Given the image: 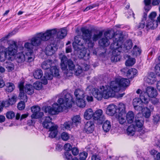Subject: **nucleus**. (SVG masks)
I'll return each mask as SVG.
<instances>
[{
    "label": "nucleus",
    "instance_id": "1",
    "mask_svg": "<svg viewBox=\"0 0 160 160\" xmlns=\"http://www.w3.org/2000/svg\"><path fill=\"white\" fill-rule=\"evenodd\" d=\"M118 79L112 81L109 85L102 86L99 89L93 88L92 94L98 100H101L102 98L105 99L113 97L115 92H118L120 89Z\"/></svg>",
    "mask_w": 160,
    "mask_h": 160
},
{
    "label": "nucleus",
    "instance_id": "2",
    "mask_svg": "<svg viewBox=\"0 0 160 160\" xmlns=\"http://www.w3.org/2000/svg\"><path fill=\"white\" fill-rule=\"evenodd\" d=\"M58 102L53 103L52 107L47 106L43 107L42 110L45 113H48L51 115H55L63 111L65 109L70 108L72 106V102H74L72 96L69 94L67 93L64 97L60 98L58 100Z\"/></svg>",
    "mask_w": 160,
    "mask_h": 160
},
{
    "label": "nucleus",
    "instance_id": "3",
    "mask_svg": "<svg viewBox=\"0 0 160 160\" xmlns=\"http://www.w3.org/2000/svg\"><path fill=\"white\" fill-rule=\"evenodd\" d=\"M30 42H25L24 47H21V49L24 50L25 52L32 57H30L32 60L34 58L33 54L34 51V47H38L41 44L42 41H45L42 34V32L38 33L32 37L30 40Z\"/></svg>",
    "mask_w": 160,
    "mask_h": 160
},
{
    "label": "nucleus",
    "instance_id": "4",
    "mask_svg": "<svg viewBox=\"0 0 160 160\" xmlns=\"http://www.w3.org/2000/svg\"><path fill=\"white\" fill-rule=\"evenodd\" d=\"M82 32V38L79 36H76L74 38V42L72 44L74 48H76L77 45L84 46V44L87 45L89 48H92L94 43L91 40V32L88 29L82 28L81 29Z\"/></svg>",
    "mask_w": 160,
    "mask_h": 160
},
{
    "label": "nucleus",
    "instance_id": "5",
    "mask_svg": "<svg viewBox=\"0 0 160 160\" xmlns=\"http://www.w3.org/2000/svg\"><path fill=\"white\" fill-rule=\"evenodd\" d=\"M67 32L65 29H53L46 30L42 32V34L45 41L51 39L52 38H55L54 42L60 39H62L66 35Z\"/></svg>",
    "mask_w": 160,
    "mask_h": 160
},
{
    "label": "nucleus",
    "instance_id": "6",
    "mask_svg": "<svg viewBox=\"0 0 160 160\" xmlns=\"http://www.w3.org/2000/svg\"><path fill=\"white\" fill-rule=\"evenodd\" d=\"M138 94H140V97L142 102L145 104H148L150 101V98H154L157 95V92L155 88L151 86L147 87L146 91H142L138 89L136 91Z\"/></svg>",
    "mask_w": 160,
    "mask_h": 160
},
{
    "label": "nucleus",
    "instance_id": "7",
    "mask_svg": "<svg viewBox=\"0 0 160 160\" xmlns=\"http://www.w3.org/2000/svg\"><path fill=\"white\" fill-rule=\"evenodd\" d=\"M8 47L4 49V57H2L0 52V60L1 62L4 61L7 58L11 59L17 54L18 47L16 42L12 40H10L8 42Z\"/></svg>",
    "mask_w": 160,
    "mask_h": 160
},
{
    "label": "nucleus",
    "instance_id": "8",
    "mask_svg": "<svg viewBox=\"0 0 160 160\" xmlns=\"http://www.w3.org/2000/svg\"><path fill=\"white\" fill-rule=\"evenodd\" d=\"M18 87L19 88L20 92L19 94V97L21 99L24 101L27 102V97L25 93L24 92V91L26 93L29 95H31L34 92V89L33 87L30 84L26 85L23 87V83L20 82L18 84Z\"/></svg>",
    "mask_w": 160,
    "mask_h": 160
},
{
    "label": "nucleus",
    "instance_id": "9",
    "mask_svg": "<svg viewBox=\"0 0 160 160\" xmlns=\"http://www.w3.org/2000/svg\"><path fill=\"white\" fill-rule=\"evenodd\" d=\"M61 67L63 70H69L72 71L74 70L75 66L73 61L71 59H68L65 55H63L60 58Z\"/></svg>",
    "mask_w": 160,
    "mask_h": 160
},
{
    "label": "nucleus",
    "instance_id": "10",
    "mask_svg": "<svg viewBox=\"0 0 160 160\" xmlns=\"http://www.w3.org/2000/svg\"><path fill=\"white\" fill-rule=\"evenodd\" d=\"M122 39L123 36L122 34H117L115 35L113 38V42L111 45L110 48L115 50V52H116L119 48H122L121 44Z\"/></svg>",
    "mask_w": 160,
    "mask_h": 160
},
{
    "label": "nucleus",
    "instance_id": "11",
    "mask_svg": "<svg viewBox=\"0 0 160 160\" xmlns=\"http://www.w3.org/2000/svg\"><path fill=\"white\" fill-rule=\"evenodd\" d=\"M27 53L25 52V54L22 52L18 53L17 54V59L18 62L19 63H22L25 61L28 62H31L33 61L34 58L32 59L29 58L30 57H32L29 55L28 56L27 55Z\"/></svg>",
    "mask_w": 160,
    "mask_h": 160
},
{
    "label": "nucleus",
    "instance_id": "12",
    "mask_svg": "<svg viewBox=\"0 0 160 160\" xmlns=\"http://www.w3.org/2000/svg\"><path fill=\"white\" fill-rule=\"evenodd\" d=\"M40 107L38 106L32 107L31 110L33 114L31 115V118L32 119H36L42 117L43 115V113L40 112Z\"/></svg>",
    "mask_w": 160,
    "mask_h": 160
},
{
    "label": "nucleus",
    "instance_id": "13",
    "mask_svg": "<svg viewBox=\"0 0 160 160\" xmlns=\"http://www.w3.org/2000/svg\"><path fill=\"white\" fill-rule=\"evenodd\" d=\"M42 123L43 127L47 129H49L56 125L52 122V119L49 116L44 117Z\"/></svg>",
    "mask_w": 160,
    "mask_h": 160
},
{
    "label": "nucleus",
    "instance_id": "14",
    "mask_svg": "<svg viewBox=\"0 0 160 160\" xmlns=\"http://www.w3.org/2000/svg\"><path fill=\"white\" fill-rule=\"evenodd\" d=\"M56 45L54 43H51L48 45L45 48V52L48 56L53 55L56 50Z\"/></svg>",
    "mask_w": 160,
    "mask_h": 160
},
{
    "label": "nucleus",
    "instance_id": "15",
    "mask_svg": "<svg viewBox=\"0 0 160 160\" xmlns=\"http://www.w3.org/2000/svg\"><path fill=\"white\" fill-rule=\"evenodd\" d=\"M94 125L92 121H88L84 126V131L87 133H92L94 130Z\"/></svg>",
    "mask_w": 160,
    "mask_h": 160
},
{
    "label": "nucleus",
    "instance_id": "16",
    "mask_svg": "<svg viewBox=\"0 0 160 160\" xmlns=\"http://www.w3.org/2000/svg\"><path fill=\"white\" fill-rule=\"evenodd\" d=\"M141 118H135V123L136 126L139 128L138 130V131L139 132L140 134L143 133L145 132L143 130L142 128L143 122Z\"/></svg>",
    "mask_w": 160,
    "mask_h": 160
},
{
    "label": "nucleus",
    "instance_id": "17",
    "mask_svg": "<svg viewBox=\"0 0 160 160\" xmlns=\"http://www.w3.org/2000/svg\"><path fill=\"white\" fill-rule=\"evenodd\" d=\"M117 106L114 104L109 105L107 108L106 113L110 116H113L116 112Z\"/></svg>",
    "mask_w": 160,
    "mask_h": 160
},
{
    "label": "nucleus",
    "instance_id": "18",
    "mask_svg": "<svg viewBox=\"0 0 160 160\" xmlns=\"http://www.w3.org/2000/svg\"><path fill=\"white\" fill-rule=\"evenodd\" d=\"M118 83L120 88H125L128 87L130 84V81L127 79L122 78L118 79Z\"/></svg>",
    "mask_w": 160,
    "mask_h": 160
},
{
    "label": "nucleus",
    "instance_id": "19",
    "mask_svg": "<svg viewBox=\"0 0 160 160\" xmlns=\"http://www.w3.org/2000/svg\"><path fill=\"white\" fill-rule=\"evenodd\" d=\"M156 75L153 72H150L145 79L147 83L149 84L154 83L156 81Z\"/></svg>",
    "mask_w": 160,
    "mask_h": 160
},
{
    "label": "nucleus",
    "instance_id": "20",
    "mask_svg": "<svg viewBox=\"0 0 160 160\" xmlns=\"http://www.w3.org/2000/svg\"><path fill=\"white\" fill-rule=\"evenodd\" d=\"M55 65V63L52 61L48 60L43 62L41 64V67L44 69H48L51 68L52 66Z\"/></svg>",
    "mask_w": 160,
    "mask_h": 160
},
{
    "label": "nucleus",
    "instance_id": "21",
    "mask_svg": "<svg viewBox=\"0 0 160 160\" xmlns=\"http://www.w3.org/2000/svg\"><path fill=\"white\" fill-rule=\"evenodd\" d=\"M58 126L56 125L48 129L49 131L50 132L49 134V137L51 138H55L57 136L58 132Z\"/></svg>",
    "mask_w": 160,
    "mask_h": 160
},
{
    "label": "nucleus",
    "instance_id": "22",
    "mask_svg": "<svg viewBox=\"0 0 160 160\" xmlns=\"http://www.w3.org/2000/svg\"><path fill=\"white\" fill-rule=\"evenodd\" d=\"M138 73V71L137 69L132 68L129 69L127 72V76L129 78H133L137 76Z\"/></svg>",
    "mask_w": 160,
    "mask_h": 160
},
{
    "label": "nucleus",
    "instance_id": "23",
    "mask_svg": "<svg viewBox=\"0 0 160 160\" xmlns=\"http://www.w3.org/2000/svg\"><path fill=\"white\" fill-rule=\"evenodd\" d=\"M135 115L132 111H129L126 115V120L128 123H132L134 120Z\"/></svg>",
    "mask_w": 160,
    "mask_h": 160
},
{
    "label": "nucleus",
    "instance_id": "24",
    "mask_svg": "<svg viewBox=\"0 0 160 160\" xmlns=\"http://www.w3.org/2000/svg\"><path fill=\"white\" fill-rule=\"evenodd\" d=\"M158 25V23L157 21L151 20L148 22L146 25V27L149 29H154L157 28Z\"/></svg>",
    "mask_w": 160,
    "mask_h": 160
},
{
    "label": "nucleus",
    "instance_id": "25",
    "mask_svg": "<svg viewBox=\"0 0 160 160\" xmlns=\"http://www.w3.org/2000/svg\"><path fill=\"white\" fill-rule=\"evenodd\" d=\"M84 94V91L80 89H76L74 92V94L76 98V99H83L85 97Z\"/></svg>",
    "mask_w": 160,
    "mask_h": 160
},
{
    "label": "nucleus",
    "instance_id": "26",
    "mask_svg": "<svg viewBox=\"0 0 160 160\" xmlns=\"http://www.w3.org/2000/svg\"><path fill=\"white\" fill-rule=\"evenodd\" d=\"M110 43L109 40L104 37L102 38L98 41L99 45L103 47H107L109 45Z\"/></svg>",
    "mask_w": 160,
    "mask_h": 160
},
{
    "label": "nucleus",
    "instance_id": "27",
    "mask_svg": "<svg viewBox=\"0 0 160 160\" xmlns=\"http://www.w3.org/2000/svg\"><path fill=\"white\" fill-rule=\"evenodd\" d=\"M94 112L93 110L90 108L86 110L84 114V118L86 120L90 119L93 116Z\"/></svg>",
    "mask_w": 160,
    "mask_h": 160
},
{
    "label": "nucleus",
    "instance_id": "28",
    "mask_svg": "<svg viewBox=\"0 0 160 160\" xmlns=\"http://www.w3.org/2000/svg\"><path fill=\"white\" fill-rule=\"evenodd\" d=\"M86 49H84L80 51L79 53V57L81 58H83L85 60H88L90 58V53H87Z\"/></svg>",
    "mask_w": 160,
    "mask_h": 160
},
{
    "label": "nucleus",
    "instance_id": "29",
    "mask_svg": "<svg viewBox=\"0 0 160 160\" xmlns=\"http://www.w3.org/2000/svg\"><path fill=\"white\" fill-rule=\"evenodd\" d=\"M111 123L110 121L107 120L103 123L102 128L105 132H108L111 129Z\"/></svg>",
    "mask_w": 160,
    "mask_h": 160
},
{
    "label": "nucleus",
    "instance_id": "30",
    "mask_svg": "<svg viewBox=\"0 0 160 160\" xmlns=\"http://www.w3.org/2000/svg\"><path fill=\"white\" fill-rule=\"evenodd\" d=\"M103 111L101 109H99L97 110L93 114V118L95 120H98L100 119V118L103 116Z\"/></svg>",
    "mask_w": 160,
    "mask_h": 160
},
{
    "label": "nucleus",
    "instance_id": "31",
    "mask_svg": "<svg viewBox=\"0 0 160 160\" xmlns=\"http://www.w3.org/2000/svg\"><path fill=\"white\" fill-rule=\"evenodd\" d=\"M4 66L7 69L8 72H10L14 70V64L10 62H6L4 63Z\"/></svg>",
    "mask_w": 160,
    "mask_h": 160
},
{
    "label": "nucleus",
    "instance_id": "32",
    "mask_svg": "<svg viewBox=\"0 0 160 160\" xmlns=\"http://www.w3.org/2000/svg\"><path fill=\"white\" fill-rule=\"evenodd\" d=\"M33 75L34 78L36 79L41 78L43 75V72L40 69H38L34 71Z\"/></svg>",
    "mask_w": 160,
    "mask_h": 160
},
{
    "label": "nucleus",
    "instance_id": "33",
    "mask_svg": "<svg viewBox=\"0 0 160 160\" xmlns=\"http://www.w3.org/2000/svg\"><path fill=\"white\" fill-rule=\"evenodd\" d=\"M119 114H124V116L125 115L126 111V108L124 104L120 103H119L118 108Z\"/></svg>",
    "mask_w": 160,
    "mask_h": 160
},
{
    "label": "nucleus",
    "instance_id": "34",
    "mask_svg": "<svg viewBox=\"0 0 160 160\" xmlns=\"http://www.w3.org/2000/svg\"><path fill=\"white\" fill-rule=\"evenodd\" d=\"M136 130L134 126L133 125H131L127 129V134L129 135L133 136L135 134Z\"/></svg>",
    "mask_w": 160,
    "mask_h": 160
},
{
    "label": "nucleus",
    "instance_id": "35",
    "mask_svg": "<svg viewBox=\"0 0 160 160\" xmlns=\"http://www.w3.org/2000/svg\"><path fill=\"white\" fill-rule=\"evenodd\" d=\"M50 72L54 77H58L59 76V70L56 66L55 65L51 67L50 69Z\"/></svg>",
    "mask_w": 160,
    "mask_h": 160
},
{
    "label": "nucleus",
    "instance_id": "36",
    "mask_svg": "<svg viewBox=\"0 0 160 160\" xmlns=\"http://www.w3.org/2000/svg\"><path fill=\"white\" fill-rule=\"evenodd\" d=\"M103 32L102 31H99L94 34L92 37V39L93 42H96L102 36Z\"/></svg>",
    "mask_w": 160,
    "mask_h": 160
},
{
    "label": "nucleus",
    "instance_id": "37",
    "mask_svg": "<svg viewBox=\"0 0 160 160\" xmlns=\"http://www.w3.org/2000/svg\"><path fill=\"white\" fill-rule=\"evenodd\" d=\"M115 35L114 32L111 31H106L104 33V37L108 38V40L113 38Z\"/></svg>",
    "mask_w": 160,
    "mask_h": 160
},
{
    "label": "nucleus",
    "instance_id": "38",
    "mask_svg": "<svg viewBox=\"0 0 160 160\" xmlns=\"http://www.w3.org/2000/svg\"><path fill=\"white\" fill-rule=\"evenodd\" d=\"M6 90L8 92H12L14 88V85L11 82H8L6 84Z\"/></svg>",
    "mask_w": 160,
    "mask_h": 160
},
{
    "label": "nucleus",
    "instance_id": "39",
    "mask_svg": "<svg viewBox=\"0 0 160 160\" xmlns=\"http://www.w3.org/2000/svg\"><path fill=\"white\" fill-rule=\"evenodd\" d=\"M144 2L145 5L144 8L145 11L147 12L151 8V6L150 5L151 0H144Z\"/></svg>",
    "mask_w": 160,
    "mask_h": 160
},
{
    "label": "nucleus",
    "instance_id": "40",
    "mask_svg": "<svg viewBox=\"0 0 160 160\" xmlns=\"http://www.w3.org/2000/svg\"><path fill=\"white\" fill-rule=\"evenodd\" d=\"M76 103L78 106L80 107L83 108L86 106V103L83 99H77Z\"/></svg>",
    "mask_w": 160,
    "mask_h": 160
},
{
    "label": "nucleus",
    "instance_id": "41",
    "mask_svg": "<svg viewBox=\"0 0 160 160\" xmlns=\"http://www.w3.org/2000/svg\"><path fill=\"white\" fill-rule=\"evenodd\" d=\"M10 36L9 34L6 35L3 37H2L0 39V44L1 45V48H4V47L3 46V44L6 42L8 43V42L9 41L8 40V39Z\"/></svg>",
    "mask_w": 160,
    "mask_h": 160
},
{
    "label": "nucleus",
    "instance_id": "42",
    "mask_svg": "<svg viewBox=\"0 0 160 160\" xmlns=\"http://www.w3.org/2000/svg\"><path fill=\"white\" fill-rule=\"evenodd\" d=\"M141 53L140 48L137 45H135L133 48L132 53L135 56L140 55Z\"/></svg>",
    "mask_w": 160,
    "mask_h": 160
},
{
    "label": "nucleus",
    "instance_id": "43",
    "mask_svg": "<svg viewBox=\"0 0 160 160\" xmlns=\"http://www.w3.org/2000/svg\"><path fill=\"white\" fill-rule=\"evenodd\" d=\"M135 62V59L133 58H128L125 62V65L127 66H130L134 65Z\"/></svg>",
    "mask_w": 160,
    "mask_h": 160
},
{
    "label": "nucleus",
    "instance_id": "44",
    "mask_svg": "<svg viewBox=\"0 0 160 160\" xmlns=\"http://www.w3.org/2000/svg\"><path fill=\"white\" fill-rule=\"evenodd\" d=\"M142 114L144 117L146 118H148L151 115V112L147 108H145L143 110Z\"/></svg>",
    "mask_w": 160,
    "mask_h": 160
},
{
    "label": "nucleus",
    "instance_id": "45",
    "mask_svg": "<svg viewBox=\"0 0 160 160\" xmlns=\"http://www.w3.org/2000/svg\"><path fill=\"white\" fill-rule=\"evenodd\" d=\"M6 118L8 119H12L15 117V112L13 111H9L7 112L6 114Z\"/></svg>",
    "mask_w": 160,
    "mask_h": 160
},
{
    "label": "nucleus",
    "instance_id": "46",
    "mask_svg": "<svg viewBox=\"0 0 160 160\" xmlns=\"http://www.w3.org/2000/svg\"><path fill=\"white\" fill-rule=\"evenodd\" d=\"M141 101L142 102L140 98H136L133 99V104L135 108H136L138 107H140V106H139Z\"/></svg>",
    "mask_w": 160,
    "mask_h": 160
},
{
    "label": "nucleus",
    "instance_id": "47",
    "mask_svg": "<svg viewBox=\"0 0 160 160\" xmlns=\"http://www.w3.org/2000/svg\"><path fill=\"white\" fill-rule=\"evenodd\" d=\"M72 122L76 124H78L81 122V118L80 116L77 115L74 116L72 119Z\"/></svg>",
    "mask_w": 160,
    "mask_h": 160
},
{
    "label": "nucleus",
    "instance_id": "48",
    "mask_svg": "<svg viewBox=\"0 0 160 160\" xmlns=\"http://www.w3.org/2000/svg\"><path fill=\"white\" fill-rule=\"evenodd\" d=\"M132 43L131 40H127L124 44V48L127 50L130 49L132 47Z\"/></svg>",
    "mask_w": 160,
    "mask_h": 160
},
{
    "label": "nucleus",
    "instance_id": "49",
    "mask_svg": "<svg viewBox=\"0 0 160 160\" xmlns=\"http://www.w3.org/2000/svg\"><path fill=\"white\" fill-rule=\"evenodd\" d=\"M158 60L159 62L155 67V71L156 74L160 76V56L158 57Z\"/></svg>",
    "mask_w": 160,
    "mask_h": 160
},
{
    "label": "nucleus",
    "instance_id": "50",
    "mask_svg": "<svg viewBox=\"0 0 160 160\" xmlns=\"http://www.w3.org/2000/svg\"><path fill=\"white\" fill-rule=\"evenodd\" d=\"M42 83L39 81H36L33 84V88L37 90H40L42 88Z\"/></svg>",
    "mask_w": 160,
    "mask_h": 160
},
{
    "label": "nucleus",
    "instance_id": "51",
    "mask_svg": "<svg viewBox=\"0 0 160 160\" xmlns=\"http://www.w3.org/2000/svg\"><path fill=\"white\" fill-rule=\"evenodd\" d=\"M75 74L76 76H78L82 72V69L81 66L79 65H76V68L74 70Z\"/></svg>",
    "mask_w": 160,
    "mask_h": 160
},
{
    "label": "nucleus",
    "instance_id": "52",
    "mask_svg": "<svg viewBox=\"0 0 160 160\" xmlns=\"http://www.w3.org/2000/svg\"><path fill=\"white\" fill-rule=\"evenodd\" d=\"M9 104L11 106H12L17 101V96L15 95L12 96L11 98H9L8 99Z\"/></svg>",
    "mask_w": 160,
    "mask_h": 160
},
{
    "label": "nucleus",
    "instance_id": "53",
    "mask_svg": "<svg viewBox=\"0 0 160 160\" xmlns=\"http://www.w3.org/2000/svg\"><path fill=\"white\" fill-rule=\"evenodd\" d=\"M61 138L64 141H68L70 138V136L69 134L66 132L62 133L61 136Z\"/></svg>",
    "mask_w": 160,
    "mask_h": 160
},
{
    "label": "nucleus",
    "instance_id": "54",
    "mask_svg": "<svg viewBox=\"0 0 160 160\" xmlns=\"http://www.w3.org/2000/svg\"><path fill=\"white\" fill-rule=\"evenodd\" d=\"M124 114H119L118 119V121L121 124H123L127 121L124 117H123Z\"/></svg>",
    "mask_w": 160,
    "mask_h": 160
},
{
    "label": "nucleus",
    "instance_id": "55",
    "mask_svg": "<svg viewBox=\"0 0 160 160\" xmlns=\"http://www.w3.org/2000/svg\"><path fill=\"white\" fill-rule=\"evenodd\" d=\"M72 125V123L71 122H65L63 124V128L65 129L70 130Z\"/></svg>",
    "mask_w": 160,
    "mask_h": 160
},
{
    "label": "nucleus",
    "instance_id": "56",
    "mask_svg": "<svg viewBox=\"0 0 160 160\" xmlns=\"http://www.w3.org/2000/svg\"><path fill=\"white\" fill-rule=\"evenodd\" d=\"M88 156V153L85 152L80 153L79 155V159L80 160H84Z\"/></svg>",
    "mask_w": 160,
    "mask_h": 160
},
{
    "label": "nucleus",
    "instance_id": "57",
    "mask_svg": "<svg viewBox=\"0 0 160 160\" xmlns=\"http://www.w3.org/2000/svg\"><path fill=\"white\" fill-rule=\"evenodd\" d=\"M64 158L66 160H71L72 158V156L71 154L68 152H65L63 156Z\"/></svg>",
    "mask_w": 160,
    "mask_h": 160
},
{
    "label": "nucleus",
    "instance_id": "58",
    "mask_svg": "<svg viewBox=\"0 0 160 160\" xmlns=\"http://www.w3.org/2000/svg\"><path fill=\"white\" fill-rule=\"evenodd\" d=\"M72 146L70 143H67L65 144L64 145V149L67 151H70L72 149Z\"/></svg>",
    "mask_w": 160,
    "mask_h": 160
},
{
    "label": "nucleus",
    "instance_id": "59",
    "mask_svg": "<svg viewBox=\"0 0 160 160\" xmlns=\"http://www.w3.org/2000/svg\"><path fill=\"white\" fill-rule=\"evenodd\" d=\"M24 101L19 102L18 105L17 107L19 110H22L25 107V105Z\"/></svg>",
    "mask_w": 160,
    "mask_h": 160
},
{
    "label": "nucleus",
    "instance_id": "60",
    "mask_svg": "<svg viewBox=\"0 0 160 160\" xmlns=\"http://www.w3.org/2000/svg\"><path fill=\"white\" fill-rule=\"evenodd\" d=\"M3 106L5 108L9 107L11 106L8 100L0 102Z\"/></svg>",
    "mask_w": 160,
    "mask_h": 160
},
{
    "label": "nucleus",
    "instance_id": "61",
    "mask_svg": "<svg viewBox=\"0 0 160 160\" xmlns=\"http://www.w3.org/2000/svg\"><path fill=\"white\" fill-rule=\"evenodd\" d=\"M71 150L72 153L74 156H77L79 153V150L76 147H74Z\"/></svg>",
    "mask_w": 160,
    "mask_h": 160
},
{
    "label": "nucleus",
    "instance_id": "62",
    "mask_svg": "<svg viewBox=\"0 0 160 160\" xmlns=\"http://www.w3.org/2000/svg\"><path fill=\"white\" fill-rule=\"evenodd\" d=\"M54 76V75L51 72H47L45 74L46 78L48 80L52 79Z\"/></svg>",
    "mask_w": 160,
    "mask_h": 160
},
{
    "label": "nucleus",
    "instance_id": "63",
    "mask_svg": "<svg viewBox=\"0 0 160 160\" xmlns=\"http://www.w3.org/2000/svg\"><path fill=\"white\" fill-rule=\"evenodd\" d=\"M120 57L118 55H113V56L111 57V60L112 61H113L114 62H117L120 60Z\"/></svg>",
    "mask_w": 160,
    "mask_h": 160
},
{
    "label": "nucleus",
    "instance_id": "64",
    "mask_svg": "<svg viewBox=\"0 0 160 160\" xmlns=\"http://www.w3.org/2000/svg\"><path fill=\"white\" fill-rule=\"evenodd\" d=\"M153 121L154 123H157L159 121L160 117L158 115H156L153 116Z\"/></svg>",
    "mask_w": 160,
    "mask_h": 160
}]
</instances>
